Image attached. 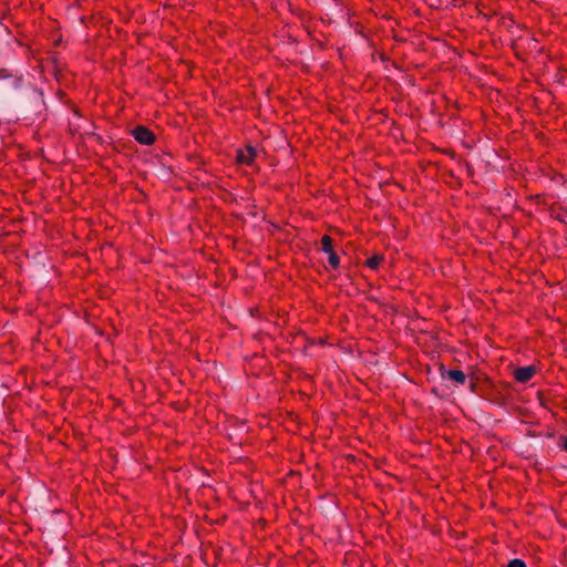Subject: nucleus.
<instances>
[{"instance_id":"obj_1","label":"nucleus","mask_w":567,"mask_h":567,"mask_svg":"<svg viewBox=\"0 0 567 567\" xmlns=\"http://www.w3.org/2000/svg\"><path fill=\"white\" fill-rule=\"evenodd\" d=\"M132 134L134 138L143 144V145H150L154 141V134L144 126H137L132 131Z\"/></svg>"},{"instance_id":"obj_2","label":"nucleus","mask_w":567,"mask_h":567,"mask_svg":"<svg viewBox=\"0 0 567 567\" xmlns=\"http://www.w3.org/2000/svg\"><path fill=\"white\" fill-rule=\"evenodd\" d=\"M258 156V151L254 146H247L246 150H240L237 153V159L241 164L251 165L254 159Z\"/></svg>"},{"instance_id":"obj_3","label":"nucleus","mask_w":567,"mask_h":567,"mask_svg":"<svg viewBox=\"0 0 567 567\" xmlns=\"http://www.w3.org/2000/svg\"><path fill=\"white\" fill-rule=\"evenodd\" d=\"M534 374H535V368L532 365L518 368L515 371L516 380L522 383L529 381Z\"/></svg>"},{"instance_id":"obj_4","label":"nucleus","mask_w":567,"mask_h":567,"mask_svg":"<svg viewBox=\"0 0 567 567\" xmlns=\"http://www.w3.org/2000/svg\"><path fill=\"white\" fill-rule=\"evenodd\" d=\"M447 377L450 380L460 384H463L465 382V374L460 370L447 371Z\"/></svg>"},{"instance_id":"obj_5","label":"nucleus","mask_w":567,"mask_h":567,"mask_svg":"<svg viewBox=\"0 0 567 567\" xmlns=\"http://www.w3.org/2000/svg\"><path fill=\"white\" fill-rule=\"evenodd\" d=\"M321 250L326 254L333 251L330 237H328V236L322 237Z\"/></svg>"},{"instance_id":"obj_6","label":"nucleus","mask_w":567,"mask_h":567,"mask_svg":"<svg viewBox=\"0 0 567 567\" xmlns=\"http://www.w3.org/2000/svg\"><path fill=\"white\" fill-rule=\"evenodd\" d=\"M382 260L381 256H373L370 259H368L367 264L370 268L377 269Z\"/></svg>"},{"instance_id":"obj_7","label":"nucleus","mask_w":567,"mask_h":567,"mask_svg":"<svg viewBox=\"0 0 567 567\" xmlns=\"http://www.w3.org/2000/svg\"><path fill=\"white\" fill-rule=\"evenodd\" d=\"M327 255L329 257V264L333 268H337L339 266V257H338V255L334 251L328 252Z\"/></svg>"},{"instance_id":"obj_8","label":"nucleus","mask_w":567,"mask_h":567,"mask_svg":"<svg viewBox=\"0 0 567 567\" xmlns=\"http://www.w3.org/2000/svg\"><path fill=\"white\" fill-rule=\"evenodd\" d=\"M507 567H526V564L522 559H513L508 563Z\"/></svg>"},{"instance_id":"obj_9","label":"nucleus","mask_w":567,"mask_h":567,"mask_svg":"<svg viewBox=\"0 0 567 567\" xmlns=\"http://www.w3.org/2000/svg\"><path fill=\"white\" fill-rule=\"evenodd\" d=\"M563 447L567 451V437H564L563 439V443H561Z\"/></svg>"}]
</instances>
